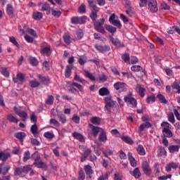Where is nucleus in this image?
<instances>
[{
    "label": "nucleus",
    "instance_id": "obj_1",
    "mask_svg": "<svg viewBox=\"0 0 180 180\" xmlns=\"http://www.w3.org/2000/svg\"><path fill=\"white\" fill-rule=\"evenodd\" d=\"M104 102L105 103V110L107 111V113H110L112 112V109L115 108V103H116V101H113L112 96H109L105 98Z\"/></svg>",
    "mask_w": 180,
    "mask_h": 180
},
{
    "label": "nucleus",
    "instance_id": "obj_2",
    "mask_svg": "<svg viewBox=\"0 0 180 180\" xmlns=\"http://www.w3.org/2000/svg\"><path fill=\"white\" fill-rule=\"evenodd\" d=\"M29 171H32V165L18 167L15 169L14 175L15 176H19L22 174H29Z\"/></svg>",
    "mask_w": 180,
    "mask_h": 180
},
{
    "label": "nucleus",
    "instance_id": "obj_3",
    "mask_svg": "<svg viewBox=\"0 0 180 180\" xmlns=\"http://www.w3.org/2000/svg\"><path fill=\"white\" fill-rule=\"evenodd\" d=\"M169 126L170 124L167 122H163L161 124V127H164L162 129V136L171 139V137H172V131L169 129Z\"/></svg>",
    "mask_w": 180,
    "mask_h": 180
},
{
    "label": "nucleus",
    "instance_id": "obj_4",
    "mask_svg": "<svg viewBox=\"0 0 180 180\" xmlns=\"http://www.w3.org/2000/svg\"><path fill=\"white\" fill-rule=\"evenodd\" d=\"M94 23V27L97 32L100 33H105V28L103 27V25H105V18L100 19V21H95Z\"/></svg>",
    "mask_w": 180,
    "mask_h": 180
},
{
    "label": "nucleus",
    "instance_id": "obj_5",
    "mask_svg": "<svg viewBox=\"0 0 180 180\" xmlns=\"http://www.w3.org/2000/svg\"><path fill=\"white\" fill-rule=\"evenodd\" d=\"M131 95L133 94L131 92H129V95L127 96L124 98V101L128 103V105H132V106H137V101L136 98L131 97Z\"/></svg>",
    "mask_w": 180,
    "mask_h": 180
},
{
    "label": "nucleus",
    "instance_id": "obj_6",
    "mask_svg": "<svg viewBox=\"0 0 180 180\" xmlns=\"http://www.w3.org/2000/svg\"><path fill=\"white\" fill-rule=\"evenodd\" d=\"M142 169L147 176H150L151 175V167H150V165L147 161L142 162Z\"/></svg>",
    "mask_w": 180,
    "mask_h": 180
},
{
    "label": "nucleus",
    "instance_id": "obj_7",
    "mask_svg": "<svg viewBox=\"0 0 180 180\" xmlns=\"http://www.w3.org/2000/svg\"><path fill=\"white\" fill-rule=\"evenodd\" d=\"M89 127L91 129V134L94 137L98 136V133H101L103 131V129L99 127H95V125L92 124H89Z\"/></svg>",
    "mask_w": 180,
    "mask_h": 180
},
{
    "label": "nucleus",
    "instance_id": "obj_8",
    "mask_svg": "<svg viewBox=\"0 0 180 180\" xmlns=\"http://www.w3.org/2000/svg\"><path fill=\"white\" fill-rule=\"evenodd\" d=\"M114 88L120 92H126V91H127V88H126V84L120 82H116L114 84Z\"/></svg>",
    "mask_w": 180,
    "mask_h": 180
},
{
    "label": "nucleus",
    "instance_id": "obj_9",
    "mask_svg": "<svg viewBox=\"0 0 180 180\" xmlns=\"http://www.w3.org/2000/svg\"><path fill=\"white\" fill-rule=\"evenodd\" d=\"M148 6L150 9V11L153 12V13H155V12L158 11V6L157 4V1L148 0Z\"/></svg>",
    "mask_w": 180,
    "mask_h": 180
},
{
    "label": "nucleus",
    "instance_id": "obj_10",
    "mask_svg": "<svg viewBox=\"0 0 180 180\" xmlns=\"http://www.w3.org/2000/svg\"><path fill=\"white\" fill-rule=\"evenodd\" d=\"M110 41L112 42L113 46H116V47H124V44L120 42V40L117 38H114L112 36H109Z\"/></svg>",
    "mask_w": 180,
    "mask_h": 180
},
{
    "label": "nucleus",
    "instance_id": "obj_11",
    "mask_svg": "<svg viewBox=\"0 0 180 180\" xmlns=\"http://www.w3.org/2000/svg\"><path fill=\"white\" fill-rule=\"evenodd\" d=\"M84 171L89 176L86 177L87 179H91L92 178V176L94 174V170H92V167L87 165L84 166Z\"/></svg>",
    "mask_w": 180,
    "mask_h": 180
},
{
    "label": "nucleus",
    "instance_id": "obj_12",
    "mask_svg": "<svg viewBox=\"0 0 180 180\" xmlns=\"http://www.w3.org/2000/svg\"><path fill=\"white\" fill-rule=\"evenodd\" d=\"M95 48L98 51H101V53H105L106 51H110V47L109 46L105 45V46H101V45H95Z\"/></svg>",
    "mask_w": 180,
    "mask_h": 180
},
{
    "label": "nucleus",
    "instance_id": "obj_13",
    "mask_svg": "<svg viewBox=\"0 0 180 180\" xmlns=\"http://www.w3.org/2000/svg\"><path fill=\"white\" fill-rule=\"evenodd\" d=\"M136 91L141 96V98H144V95H146V89L141 86V85L138 84L136 87Z\"/></svg>",
    "mask_w": 180,
    "mask_h": 180
},
{
    "label": "nucleus",
    "instance_id": "obj_14",
    "mask_svg": "<svg viewBox=\"0 0 180 180\" xmlns=\"http://www.w3.org/2000/svg\"><path fill=\"white\" fill-rule=\"evenodd\" d=\"M9 158H11L10 153L0 152V160H1L3 162H6V161H8V159Z\"/></svg>",
    "mask_w": 180,
    "mask_h": 180
},
{
    "label": "nucleus",
    "instance_id": "obj_15",
    "mask_svg": "<svg viewBox=\"0 0 180 180\" xmlns=\"http://www.w3.org/2000/svg\"><path fill=\"white\" fill-rule=\"evenodd\" d=\"M89 8H91V11H99V8L96 6V1L95 0H88Z\"/></svg>",
    "mask_w": 180,
    "mask_h": 180
},
{
    "label": "nucleus",
    "instance_id": "obj_16",
    "mask_svg": "<svg viewBox=\"0 0 180 180\" xmlns=\"http://www.w3.org/2000/svg\"><path fill=\"white\" fill-rule=\"evenodd\" d=\"M37 77L39 78V81L44 84V85H47L49 82H50V79L49 77H46V76H43L41 75H38Z\"/></svg>",
    "mask_w": 180,
    "mask_h": 180
},
{
    "label": "nucleus",
    "instance_id": "obj_17",
    "mask_svg": "<svg viewBox=\"0 0 180 180\" xmlns=\"http://www.w3.org/2000/svg\"><path fill=\"white\" fill-rule=\"evenodd\" d=\"M71 74H72V65H68L66 66L65 77L66 78H70V77H71Z\"/></svg>",
    "mask_w": 180,
    "mask_h": 180
},
{
    "label": "nucleus",
    "instance_id": "obj_18",
    "mask_svg": "<svg viewBox=\"0 0 180 180\" xmlns=\"http://www.w3.org/2000/svg\"><path fill=\"white\" fill-rule=\"evenodd\" d=\"M129 173L136 179L141 176V172H140V169H139V167L135 168L133 172H129Z\"/></svg>",
    "mask_w": 180,
    "mask_h": 180
},
{
    "label": "nucleus",
    "instance_id": "obj_19",
    "mask_svg": "<svg viewBox=\"0 0 180 180\" xmlns=\"http://www.w3.org/2000/svg\"><path fill=\"white\" fill-rule=\"evenodd\" d=\"M172 168L173 169H176V168H178L177 164L175 162H171V163L167 164L166 166L167 172H171Z\"/></svg>",
    "mask_w": 180,
    "mask_h": 180
},
{
    "label": "nucleus",
    "instance_id": "obj_20",
    "mask_svg": "<svg viewBox=\"0 0 180 180\" xmlns=\"http://www.w3.org/2000/svg\"><path fill=\"white\" fill-rule=\"evenodd\" d=\"M15 137L18 139L20 143H23V139L26 137L25 132H17L15 134Z\"/></svg>",
    "mask_w": 180,
    "mask_h": 180
},
{
    "label": "nucleus",
    "instance_id": "obj_21",
    "mask_svg": "<svg viewBox=\"0 0 180 180\" xmlns=\"http://www.w3.org/2000/svg\"><path fill=\"white\" fill-rule=\"evenodd\" d=\"M179 145H172L169 146L168 150L170 153L174 154V153H178V151H179Z\"/></svg>",
    "mask_w": 180,
    "mask_h": 180
},
{
    "label": "nucleus",
    "instance_id": "obj_22",
    "mask_svg": "<svg viewBox=\"0 0 180 180\" xmlns=\"http://www.w3.org/2000/svg\"><path fill=\"white\" fill-rule=\"evenodd\" d=\"M98 94L101 96H106V95H109V94H110V91H109L108 88L103 87L99 89Z\"/></svg>",
    "mask_w": 180,
    "mask_h": 180
},
{
    "label": "nucleus",
    "instance_id": "obj_23",
    "mask_svg": "<svg viewBox=\"0 0 180 180\" xmlns=\"http://www.w3.org/2000/svg\"><path fill=\"white\" fill-rule=\"evenodd\" d=\"M99 11L91 10V13H90V18L92 20L93 22H96V19H98V13Z\"/></svg>",
    "mask_w": 180,
    "mask_h": 180
},
{
    "label": "nucleus",
    "instance_id": "obj_24",
    "mask_svg": "<svg viewBox=\"0 0 180 180\" xmlns=\"http://www.w3.org/2000/svg\"><path fill=\"white\" fill-rule=\"evenodd\" d=\"M33 165H35V167H37V168H44V169L46 171L47 169V165H46V163H44L42 161L40 162H34Z\"/></svg>",
    "mask_w": 180,
    "mask_h": 180
},
{
    "label": "nucleus",
    "instance_id": "obj_25",
    "mask_svg": "<svg viewBox=\"0 0 180 180\" xmlns=\"http://www.w3.org/2000/svg\"><path fill=\"white\" fill-rule=\"evenodd\" d=\"M156 98H158V101H160V103H164L165 105H167L168 103V100L165 98V96L164 95L160 94L156 96Z\"/></svg>",
    "mask_w": 180,
    "mask_h": 180
},
{
    "label": "nucleus",
    "instance_id": "obj_26",
    "mask_svg": "<svg viewBox=\"0 0 180 180\" xmlns=\"http://www.w3.org/2000/svg\"><path fill=\"white\" fill-rule=\"evenodd\" d=\"M150 127H151V123H150L149 122L143 123L142 124L140 125L139 131L141 132L145 129H150Z\"/></svg>",
    "mask_w": 180,
    "mask_h": 180
},
{
    "label": "nucleus",
    "instance_id": "obj_27",
    "mask_svg": "<svg viewBox=\"0 0 180 180\" xmlns=\"http://www.w3.org/2000/svg\"><path fill=\"white\" fill-rule=\"evenodd\" d=\"M122 141H124V143H127V144H130L131 146L134 144L133 139H131V138L129 136H122Z\"/></svg>",
    "mask_w": 180,
    "mask_h": 180
},
{
    "label": "nucleus",
    "instance_id": "obj_28",
    "mask_svg": "<svg viewBox=\"0 0 180 180\" xmlns=\"http://www.w3.org/2000/svg\"><path fill=\"white\" fill-rule=\"evenodd\" d=\"M7 120L10 122L11 123H18L19 122V120H18L12 114H8L7 115Z\"/></svg>",
    "mask_w": 180,
    "mask_h": 180
},
{
    "label": "nucleus",
    "instance_id": "obj_29",
    "mask_svg": "<svg viewBox=\"0 0 180 180\" xmlns=\"http://www.w3.org/2000/svg\"><path fill=\"white\" fill-rule=\"evenodd\" d=\"M72 136L74 137V139H76L79 141H84V136H82V134H81L78 132H74L72 134Z\"/></svg>",
    "mask_w": 180,
    "mask_h": 180
},
{
    "label": "nucleus",
    "instance_id": "obj_30",
    "mask_svg": "<svg viewBox=\"0 0 180 180\" xmlns=\"http://www.w3.org/2000/svg\"><path fill=\"white\" fill-rule=\"evenodd\" d=\"M32 18L34 20H40L43 18V13L41 12H34L33 13Z\"/></svg>",
    "mask_w": 180,
    "mask_h": 180
},
{
    "label": "nucleus",
    "instance_id": "obj_31",
    "mask_svg": "<svg viewBox=\"0 0 180 180\" xmlns=\"http://www.w3.org/2000/svg\"><path fill=\"white\" fill-rule=\"evenodd\" d=\"M136 151L139 155H146V150H144L143 145H139Z\"/></svg>",
    "mask_w": 180,
    "mask_h": 180
},
{
    "label": "nucleus",
    "instance_id": "obj_32",
    "mask_svg": "<svg viewBox=\"0 0 180 180\" xmlns=\"http://www.w3.org/2000/svg\"><path fill=\"white\" fill-rule=\"evenodd\" d=\"M28 61H29L30 64H31V65H33L34 67L37 65V64H39V61L37 60V59L32 56H30L28 58Z\"/></svg>",
    "mask_w": 180,
    "mask_h": 180
},
{
    "label": "nucleus",
    "instance_id": "obj_33",
    "mask_svg": "<svg viewBox=\"0 0 180 180\" xmlns=\"http://www.w3.org/2000/svg\"><path fill=\"white\" fill-rule=\"evenodd\" d=\"M91 122L96 126H99V124H101V118L98 117H93L91 119Z\"/></svg>",
    "mask_w": 180,
    "mask_h": 180
},
{
    "label": "nucleus",
    "instance_id": "obj_34",
    "mask_svg": "<svg viewBox=\"0 0 180 180\" xmlns=\"http://www.w3.org/2000/svg\"><path fill=\"white\" fill-rule=\"evenodd\" d=\"M98 140L101 142L106 141V140H108V138L106 136V132H105V131L103 130V131L101 132Z\"/></svg>",
    "mask_w": 180,
    "mask_h": 180
},
{
    "label": "nucleus",
    "instance_id": "obj_35",
    "mask_svg": "<svg viewBox=\"0 0 180 180\" xmlns=\"http://www.w3.org/2000/svg\"><path fill=\"white\" fill-rule=\"evenodd\" d=\"M105 30H108L110 33H112V34H115L116 33V27L112 26V25H106L105 26Z\"/></svg>",
    "mask_w": 180,
    "mask_h": 180
},
{
    "label": "nucleus",
    "instance_id": "obj_36",
    "mask_svg": "<svg viewBox=\"0 0 180 180\" xmlns=\"http://www.w3.org/2000/svg\"><path fill=\"white\" fill-rule=\"evenodd\" d=\"M30 85L31 88H37L40 86V82H39L37 80H31L30 82Z\"/></svg>",
    "mask_w": 180,
    "mask_h": 180
},
{
    "label": "nucleus",
    "instance_id": "obj_37",
    "mask_svg": "<svg viewBox=\"0 0 180 180\" xmlns=\"http://www.w3.org/2000/svg\"><path fill=\"white\" fill-rule=\"evenodd\" d=\"M83 151L84 153H82V156L87 158L89 157V155H91V153H92V150L88 148H84Z\"/></svg>",
    "mask_w": 180,
    "mask_h": 180
},
{
    "label": "nucleus",
    "instance_id": "obj_38",
    "mask_svg": "<svg viewBox=\"0 0 180 180\" xmlns=\"http://www.w3.org/2000/svg\"><path fill=\"white\" fill-rule=\"evenodd\" d=\"M6 12L9 16H12V15H13V6H12V5L11 4H8L6 8Z\"/></svg>",
    "mask_w": 180,
    "mask_h": 180
},
{
    "label": "nucleus",
    "instance_id": "obj_39",
    "mask_svg": "<svg viewBox=\"0 0 180 180\" xmlns=\"http://www.w3.org/2000/svg\"><path fill=\"white\" fill-rule=\"evenodd\" d=\"M167 117H168V120L169 122H170V123H175V117L174 116V112H170L167 114Z\"/></svg>",
    "mask_w": 180,
    "mask_h": 180
},
{
    "label": "nucleus",
    "instance_id": "obj_40",
    "mask_svg": "<svg viewBox=\"0 0 180 180\" xmlns=\"http://www.w3.org/2000/svg\"><path fill=\"white\" fill-rule=\"evenodd\" d=\"M37 124H34L31 127V132L34 134V137H37Z\"/></svg>",
    "mask_w": 180,
    "mask_h": 180
},
{
    "label": "nucleus",
    "instance_id": "obj_41",
    "mask_svg": "<svg viewBox=\"0 0 180 180\" xmlns=\"http://www.w3.org/2000/svg\"><path fill=\"white\" fill-rule=\"evenodd\" d=\"M131 71H133L134 72H139L140 71H143V68L140 65H133L131 68Z\"/></svg>",
    "mask_w": 180,
    "mask_h": 180
},
{
    "label": "nucleus",
    "instance_id": "obj_42",
    "mask_svg": "<svg viewBox=\"0 0 180 180\" xmlns=\"http://www.w3.org/2000/svg\"><path fill=\"white\" fill-rule=\"evenodd\" d=\"M122 58L124 63H129L130 61V54L128 53H123Z\"/></svg>",
    "mask_w": 180,
    "mask_h": 180
},
{
    "label": "nucleus",
    "instance_id": "obj_43",
    "mask_svg": "<svg viewBox=\"0 0 180 180\" xmlns=\"http://www.w3.org/2000/svg\"><path fill=\"white\" fill-rule=\"evenodd\" d=\"M54 103V96L52 95H50L48 96L46 101V105H53Z\"/></svg>",
    "mask_w": 180,
    "mask_h": 180
},
{
    "label": "nucleus",
    "instance_id": "obj_44",
    "mask_svg": "<svg viewBox=\"0 0 180 180\" xmlns=\"http://www.w3.org/2000/svg\"><path fill=\"white\" fill-rule=\"evenodd\" d=\"M18 116L21 117L22 120H25V119L27 118V112H26L25 111L21 110L18 112Z\"/></svg>",
    "mask_w": 180,
    "mask_h": 180
},
{
    "label": "nucleus",
    "instance_id": "obj_45",
    "mask_svg": "<svg viewBox=\"0 0 180 180\" xmlns=\"http://www.w3.org/2000/svg\"><path fill=\"white\" fill-rule=\"evenodd\" d=\"M9 41H11V43H13V44H14V46H15L18 49L19 47H20V45H19V43H18V41H16V39L15 38V37H10Z\"/></svg>",
    "mask_w": 180,
    "mask_h": 180
},
{
    "label": "nucleus",
    "instance_id": "obj_46",
    "mask_svg": "<svg viewBox=\"0 0 180 180\" xmlns=\"http://www.w3.org/2000/svg\"><path fill=\"white\" fill-rule=\"evenodd\" d=\"M79 180H84L85 179V173L84 172V170L82 168H81L79 171V176H78Z\"/></svg>",
    "mask_w": 180,
    "mask_h": 180
},
{
    "label": "nucleus",
    "instance_id": "obj_47",
    "mask_svg": "<svg viewBox=\"0 0 180 180\" xmlns=\"http://www.w3.org/2000/svg\"><path fill=\"white\" fill-rule=\"evenodd\" d=\"M172 88L173 89H177V94H180V86L179 83L178 82H174L173 84L172 85Z\"/></svg>",
    "mask_w": 180,
    "mask_h": 180
},
{
    "label": "nucleus",
    "instance_id": "obj_48",
    "mask_svg": "<svg viewBox=\"0 0 180 180\" xmlns=\"http://www.w3.org/2000/svg\"><path fill=\"white\" fill-rule=\"evenodd\" d=\"M85 77H86L87 78H89L91 81H96V78H95V76L92 75V73H90L88 71L85 72Z\"/></svg>",
    "mask_w": 180,
    "mask_h": 180
},
{
    "label": "nucleus",
    "instance_id": "obj_49",
    "mask_svg": "<svg viewBox=\"0 0 180 180\" xmlns=\"http://www.w3.org/2000/svg\"><path fill=\"white\" fill-rule=\"evenodd\" d=\"M28 160H30V152L27 150L24 153L23 161L24 162H26V161H28Z\"/></svg>",
    "mask_w": 180,
    "mask_h": 180
},
{
    "label": "nucleus",
    "instance_id": "obj_50",
    "mask_svg": "<svg viewBox=\"0 0 180 180\" xmlns=\"http://www.w3.org/2000/svg\"><path fill=\"white\" fill-rule=\"evenodd\" d=\"M79 13H86V6L84 4H82L79 9H78Z\"/></svg>",
    "mask_w": 180,
    "mask_h": 180
},
{
    "label": "nucleus",
    "instance_id": "obj_51",
    "mask_svg": "<svg viewBox=\"0 0 180 180\" xmlns=\"http://www.w3.org/2000/svg\"><path fill=\"white\" fill-rule=\"evenodd\" d=\"M42 11H46L47 13H50V6L47 3H44L41 7Z\"/></svg>",
    "mask_w": 180,
    "mask_h": 180
},
{
    "label": "nucleus",
    "instance_id": "obj_52",
    "mask_svg": "<svg viewBox=\"0 0 180 180\" xmlns=\"http://www.w3.org/2000/svg\"><path fill=\"white\" fill-rule=\"evenodd\" d=\"M111 23L113 26L118 27V29H122V23H120V20H119V19L112 21Z\"/></svg>",
    "mask_w": 180,
    "mask_h": 180
},
{
    "label": "nucleus",
    "instance_id": "obj_53",
    "mask_svg": "<svg viewBox=\"0 0 180 180\" xmlns=\"http://www.w3.org/2000/svg\"><path fill=\"white\" fill-rule=\"evenodd\" d=\"M58 117L60 122H61V123H63V124H64L67 122V118L63 114L58 115Z\"/></svg>",
    "mask_w": 180,
    "mask_h": 180
},
{
    "label": "nucleus",
    "instance_id": "obj_54",
    "mask_svg": "<svg viewBox=\"0 0 180 180\" xmlns=\"http://www.w3.org/2000/svg\"><path fill=\"white\" fill-rule=\"evenodd\" d=\"M42 54H46V56H50L51 53V49L49 47H45L41 50Z\"/></svg>",
    "mask_w": 180,
    "mask_h": 180
},
{
    "label": "nucleus",
    "instance_id": "obj_55",
    "mask_svg": "<svg viewBox=\"0 0 180 180\" xmlns=\"http://www.w3.org/2000/svg\"><path fill=\"white\" fill-rule=\"evenodd\" d=\"M17 78L20 82L25 81V75L23 73L19 72L17 74Z\"/></svg>",
    "mask_w": 180,
    "mask_h": 180
},
{
    "label": "nucleus",
    "instance_id": "obj_56",
    "mask_svg": "<svg viewBox=\"0 0 180 180\" xmlns=\"http://www.w3.org/2000/svg\"><path fill=\"white\" fill-rule=\"evenodd\" d=\"M77 36L78 40H81L84 37V31L82 30H78L77 32Z\"/></svg>",
    "mask_w": 180,
    "mask_h": 180
},
{
    "label": "nucleus",
    "instance_id": "obj_57",
    "mask_svg": "<svg viewBox=\"0 0 180 180\" xmlns=\"http://www.w3.org/2000/svg\"><path fill=\"white\" fill-rule=\"evenodd\" d=\"M79 25H84L86 22V16L83 15L82 17H78Z\"/></svg>",
    "mask_w": 180,
    "mask_h": 180
},
{
    "label": "nucleus",
    "instance_id": "obj_58",
    "mask_svg": "<svg viewBox=\"0 0 180 180\" xmlns=\"http://www.w3.org/2000/svg\"><path fill=\"white\" fill-rule=\"evenodd\" d=\"M44 136L46 139H49L50 140H51V139H54V134L49 131L45 132Z\"/></svg>",
    "mask_w": 180,
    "mask_h": 180
},
{
    "label": "nucleus",
    "instance_id": "obj_59",
    "mask_svg": "<svg viewBox=\"0 0 180 180\" xmlns=\"http://www.w3.org/2000/svg\"><path fill=\"white\" fill-rule=\"evenodd\" d=\"M1 74L6 78L9 77V71L6 68L1 69Z\"/></svg>",
    "mask_w": 180,
    "mask_h": 180
},
{
    "label": "nucleus",
    "instance_id": "obj_60",
    "mask_svg": "<svg viewBox=\"0 0 180 180\" xmlns=\"http://www.w3.org/2000/svg\"><path fill=\"white\" fill-rule=\"evenodd\" d=\"M9 169H11V165H7L6 167L3 168V175H6L8 172H9Z\"/></svg>",
    "mask_w": 180,
    "mask_h": 180
},
{
    "label": "nucleus",
    "instance_id": "obj_61",
    "mask_svg": "<svg viewBox=\"0 0 180 180\" xmlns=\"http://www.w3.org/2000/svg\"><path fill=\"white\" fill-rule=\"evenodd\" d=\"M146 102H147V103H150V102H152V103H153V102H155V96H148L146 98Z\"/></svg>",
    "mask_w": 180,
    "mask_h": 180
},
{
    "label": "nucleus",
    "instance_id": "obj_62",
    "mask_svg": "<svg viewBox=\"0 0 180 180\" xmlns=\"http://www.w3.org/2000/svg\"><path fill=\"white\" fill-rule=\"evenodd\" d=\"M70 39H71V37H70V35H64L63 36V40H64L65 43H66V44H70V43H71Z\"/></svg>",
    "mask_w": 180,
    "mask_h": 180
},
{
    "label": "nucleus",
    "instance_id": "obj_63",
    "mask_svg": "<svg viewBox=\"0 0 180 180\" xmlns=\"http://www.w3.org/2000/svg\"><path fill=\"white\" fill-rule=\"evenodd\" d=\"M31 144L32 146H40V141H39L37 139L32 138L31 139Z\"/></svg>",
    "mask_w": 180,
    "mask_h": 180
},
{
    "label": "nucleus",
    "instance_id": "obj_64",
    "mask_svg": "<svg viewBox=\"0 0 180 180\" xmlns=\"http://www.w3.org/2000/svg\"><path fill=\"white\" fill-rule=\"evenodd\" d=\"M122 174L117 172L114 174V180H122Z\"/></svg>",
    "mask_w": 180,
    "mask_h": 180
}]
</instances>
